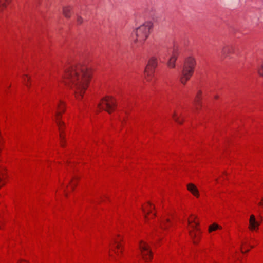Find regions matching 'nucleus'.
Returning <instances> with one entry per match:
<instances>
[{
  "instance_id": "obj_1",
  "label": "nucleus",
  "mask_w": 263,
  "mask_h": 263,
  "mask_svg": "<svg viewBox=\"0 0 263 263\" xmlns=\"http://www.w3.org/2000/svg\"><path fill=\"white\" fill-rule=\"evenodd\" d=\"M90 77V70L86 65L79 63L65 69L63 82L73 91L79 99L86 90Z\"/></svg>"
},
{
  "instance_id": "obj_2",
  "label": "nucleus",
  "mask_w": 263,
  "mask_h": 263,
  "mask_svg": "<svg viewBox=\"0 0 263 263\" xmlns=\"http://www.w3.org/2000/svg\"><path fill=\"white\" fill-rule=\"evenodd\" d=\"M195 65L194 58L189 57L185 60L179 74V80L182 84L185 85L193 75Z\"/></svg>"
},
{
  "instance_id": "obj_3",
  "label": "nucleus",
  "mask_w": 263,
  "mask_h": 263,
  "mask_svg": "<svg viewBox=\"0 0 263 263\" xmlns=\"http://www.w3.org/2000/svg\"><path fill=\"white\" fill-rule=\"evenodd\" d=\"M152 27L151 22H146L135 29L133 32V36H136L134 42L142 45L148 37Z\"/></svg>"
},
{
  "instance_id": "obj_4",
  "label": "nucleus",
  "mask_w": 263,
  "mask_h": 263,
  "mask_svg": "<svg viewBox=\"0 0 263 263\" xmlns=\"http://www.w3.org/2000/svg\"><path fill=\"white\" fill-rule=\"evenodd\" d=\"M57 111L55 112V121L58 127L59 130L60 131V138L61 145L62 147L64 146V136L63 135V126H64V123L61 120V114L65 111V104L64 102L60 100L57 103Z\"/></svg>"
},
{
  "instance_id": "obj_5",
  "label": "nucleus",
  "mask_w": 263,
  "mask_h": 263,
  "mask_svg": "<svg viewBox=\"0 0 263 263\" xmlns=\"http://www.w3.org/2000/svg\"><path fill=\"white\" fill-rule=\"evenodd\" d=\"M116 106V102L115 99L110 96H107L103 98L98 104L99 109H104L109 114L115 110Z\"/></svg>"
},
{
  "instance_id": "obj_6",
  "label": "nucleus",
  "mask_w": 263,
  "mask_h": 263,
  "mask_svg": "<svg viewBox=\"0 0 263 263\" xmlns=\"http://www.w3.org/2000/svg\"><path fill=\"white\" fill-rule=\"evenodd\" d=\"M157 66V59L154 57L150 58L144 70V77L147 81H150L154 71Z\"/></svg>"
},
{
  "instance_id": "obj_7",
  "label": "nucleus",
  "mask_w": 263,
  "mask_h": 263,
  "mask_svg": "<svg viewBox=\"0 0 263 263\" xmlns=\"http://www.w3.org/2000/svg\"><path fill=\"white\" fill-rule=\"evenodd\" d=\"M139 248L143 259L147 261L151 260L153 257L152 251L149 249V246L145 242L141 240L139 242Z\"/></svg>"
},
{
  "instance_id": "obj_8",
  "label": "nucleus",
  "mask_w": 263,
  "mask_h": 263,
  "mask_svg": "<svg viewBox=\"0 0 263 263\" xmlns=\"http://www.w3.org/2000/svg\"><path fill=\"white\" fill-rule=\"evenodd\" d=\"M191 228H192L194 230H191V229H189V234L193 239V242L194 243H196L197 242V240H196V238L198 237V234L197 232H199L200 233V230L197 227L198 226H196L195 224L190 225Z\"/></svg>"
},
{
  "instance_id": "obj_9",
  "label": "nucleus",
  "mask_w": 263,
  "mask_h": 263,
  "mask_svg": "<svg viewBox=\"0 0 263 263\" xmlns=\"http://www.w3.org/2000/svg\"><path fill=\"white\" fill-rule=\"evenodd\" d=\"M260 225V222L256 220L254 215H251L249 219V228L250 230H256Z\"/></svg>"
},
{
  "instance_id": "obj_10",
  "label": "nucleus",
  "mask_w": 263,
  "mask_h": 263,
  "mask_svg": "<svg viewBox=\"0 0 263 263\" xmlns=\"http://www.w3.org/2000/svg\"><path fill=\"white\" fill-rule=\"evenodd\" d=\"M187 190L190 192H191L194 196H195L196 197L199 196V194L198 190L197 188L196 187V186L194 184H193L192 183L189 184L187 185Z\"/></svg>"
},
{
  "instance_id": "obj_11",
  "label": "nucleus",
  "mask_w": 263,
  "mask_h": 263,
  "mask_svg": "<svg viewBox=\"0 0 263 263\" xmlns=\"http://www.w3.org/2000/svg\"><path fill=\"white\" fill-rule=\"evenodd\" d=\"M201 94H202L201 91H200V90L198 91V92H197V93L196 96V97L194 99V104L195 105V109L197 110L198 109V106L200 105V100L201 99Z\"/></svg>"
},
{
  "instance_id": "obj_12",
  "label": "nucleus",
  "mask_w": 263,
  "mask_h": 263,
  "mask_svg": "<svg viewBox=\"0 0 263 263\" xmlns=\"http://www.w3.org/2000/svg\"><path fill=\"white\" fill-rule=\"evenodd\" d=\"M234 48L233 46H227L224 47L222 49V54L225 56L227 57L230 53L233 52Z\"/></svg>"
},
{
  "instance_id": "obj_13",
  "label": "nucleus",
  "mask_w": 263,
  "mask_h": 263,
  "mask_svg": "<svg viewBox=\"0 0 263 263\" xmlns=\"http://www.w3.org/2000/svg\"><path fill=\"white\" fill-rule=\"evenodd\" d=\"M177 60V56L176 55H172L167 63V65L168 67L173 68L175 67V62Z\"/></svg>"
},
{
  "instance_id": "obj_14",
  "label": "nucleus",
  "mask_w": 263,
  "mask_h": 263,
  "mask_svg": "<svg viewBox=\"0 0 263 263\" xmlns=\"http://www.w3.org/2000/svg\"><path fill=\"white\" fill-rule=\"evenodd\" d=\"M221 229L222 227L218 225L216 223H213L209 226L208 231L209 233H211L213 231L220 230Z\"/></svg>"
},
{
  "instance_id": "obj_15",
  "label": "nucleus",
  "mask_w": 263,
  "mask_h": 263,
  "mask_svg": "<svg viewBox=\"0 0 263 263\" xmlns=\"http://www.w3.org/2000/svg\"><path fill=\"white\" fill-rule=\"evenodd\" d=\"M71 9L70 6H65L63 8V14L66 17H70Z\"/></svg>"
},
{
  "instance_id": "obj_16",
  "label": "nucleus",
  "mask_w": 263,
  "mask_h": 263,
  "mask_svg": "<svg viewBox=\"0 0 263 263\" xmlns=\"http://www.w3.org/2000/svg\"><path fill=\"white\" fill-rule=\"evenodd\" d=\"M170 223V220L168 219H166L164 220V221L162 222L160 224V227L162 229H167L168 226V223Z\"/></svg>"
},
{
  "instance_id": "obj_17",
  "label": "nucleus",
  "mask_w": 263,
  "mask_h": 263,
  "mask_svg": "<svg viewBox=\"0 0 263 263\" xmlns=\"http://www.w3.org/2000/svg\"><path fill=\"white\" fill-rule=\"evenodd\" d=\"M191 216L193 217V218H192L191 219H189L187 220L188 225H191L192 223H194L196 226H198L199 224V222H196L195 221V219L197 218V217L196 216H193L192 215Z\"/></svg>"
},
{
  "instance_id": "obj_18",
  "label": "nucleus",
  "mask_w": 263,
  "mask_h": 263,
  "mask_svg": "<svg viewBox=\"0 0 263 263\" xmlns=\"http://www.w3.org/2000/svg\"><path fill=\"white\" fill-rule=\"evenodd\" d=\"M77 177H74L72 179H71L70 181V186H71V188L72 190H74V187L77 185V182H76V180H77Z\"/></svg>"
},
{
  "instance_id": "obj_19",
  "label": "nucleus",
  "mask_w": 263,
  "mask_h": 263,
  "mask_svg": "<svg viewBox=\"0 0 263 263\" xmlns=\"http://www.w3.org/2000/svg\"><path fill=\"white\" fill-rule=\"evenodd\" d=\"M172 117H173L174 120H175V121L177 123L180 124H182L183 121L179 120V118L177 116L176 112H174L173 113Z\"/></svg>"
},
{
  "instance_id": "obj_20",
  "label": "nucleus",
  "mask_w": 263,
  "mask_h": 263,
  "mask_svg": "<svg viewBox=\"0 0 263 263\" xmlns=\"http://www.w3.org/2000/svg\"><path fill=\"white\" fill-rule=\"evenodd\" d=\"M23 82L24 84L28 87H30V85L28 84V81H30V78L28 77L27 75H24L23 77Z\"/></svg>"
},
{
  "instance_id": "obj_21",
  "label": "nucleus",
  "mask_w": 263,
  "mask_h": 263,
  "mask_svg": "<svg viewBox=\"0 0 263 263\" xmlns=\"http://www.w3.org/2000/svg\"><path fill=\"white\" fill-rule=\"evenodd\" d=\"M10 0H0V8L5 7L6 6V3H9Z\"/></svg>"
},
{
  "instance_id": "obj_22",
  "label": "nucleus",
  "mask_w": 263,
  "mask_h": 263,
  "mask_svg": "<svg viewBox=\"0 0 263 263\" xmlns=\"http://www.w3.org/2000/svg\"><path fill=\"white\" fill-rule=\"evenodd\" d=\"M258 74L263 77V65H261L258 69Z\"/></svg>"
},
{
  "instance_id": "obj_23",
  "label": "nucleus",
  "mask_w": 263,
  "mask_h": 263,
  "mask_svg": "<svg viewBox=\"0 0 263 263\" xmlns=\"http://www.w3.org/2000/svg\"><path fill=\"white\" fill-rule=\"evenodd\" d=\"M83 22V18L81 16H78L77 18V23L78 24H81Z\"/></svg>"
},
{
  "instance_id": "obj_24",
  "label": "nucleus",
  "mask_w": 263,
  "mask_h": 263,
  "mask_svg": "<svg viewBox=\"0 0 263 263\" xmlns=\"http://www.w3.org/2000/svg\"><path fill=\"white\" fill-rule=\"evenodd\" d=\"M114 242L115 243L117 244V246H116L117 248L119 249L120 247L121 246H120V243H119L118 240H116V239H115L114 240Z\"/></svg>"
},
{
  "instance_id": "obj_25",
  "label": "nucleus",
  "mask_w": 263,
  "mask_h": 263,
  "mask_svg": "<svg viewBox=\"0 0 263 263\" xmlns=\"http://www.w3.org/2000/svg\"><path fill=\"white\" fill-rule=\"evenodd\" d=\"M258 204L263 206V198H262L261 201L259 202Z\"/></svg>"
},
{
  "instance_id": "obj_26",
  "label": "nucleus",
  "mask_w": 263,
  "mask_h": 263,
  "mask_svg": "<svg viewBox=\"0 0 263 263\" xmlns=\"http://www.w3.org/2000/svg\"><path fill=\"white\" fill-rule=\"evenodd\" d=\"M143 212H144V214H145V218H147V214H146V212H145V209H143Z\"/></svg>"
},
{
  "instance_id": "obj_27",
  "label": "nucleus",
  "mask_w": 263,
  "mask_h": 263,
  "mask_svg": "<svg viewBox=\"0 0 263 263\" xmlns=\"http://www.w3.org/2000/svg\"><path fill=\"white\" fill-rule=\"evenodd\" d=\"M248 251H249V250H246L245 252H243L242 250H241V252H242V253H245V252H248Z\"/></svg>"
},
{
  "instance_id": "obj_28",
  "label": "nucleus",
  "mask_w": 263,
  "mask_h": 263,
  "mask_svg": "<svg viewBox=\"0 0 263 263\" xmlns=\"http://www.w3.org/2000/svg\"><path fill=\"white\" fill-rule=\"evenodd\" d=\"M214 98H215V99H218V96L217 95H215V97H214Z\"/></svg>"
},
{
  "instance_id": "obj_29",
  "label": "nucleus",
  "mask_w": 263,
  "mask_h": 263,
  "mask_svg": "<svg viewBox=\"0 0 263 263\" xmlns=\"http://www.w3.org/2000/svg\"><path fill=\"white\" fill-rule=\"evenodd\" d=\"M151 212V210L149 209H148V214L150 213Z\"/></svg>"
},
{
  "instance_id": "obj_30",
  "label": "nucleus",
  "mask_w": 263,
  "mask_h": 263,
  "mask_svg": "<svg viewBox=\"0 0 263 263\" xmlns=\"http://www.w3.org/2000/svg\"><path fill=\"white\" fill-rule=\"evenodd\" d=\"M152 206V205L150 203H148V206L151 207Z\"/></svg>"
},
{
  "instance_id": "obj_31",
  "label": "nucleus",
  "mask_w": 263,
  "mask_h": 263,
  "mask_svg": "<svg viewBox=\"0 0 263 263\" xmlns=\"http://www.w3.org/2000/svg\"><path fill=\"white\" fill-rule=\"evenodd\" d=\"M259 217H260V219H261V220H262V216L260 215V216H259Z\"/></svg>"
},
{
  "instance_id": "obj_32",
  "label": "nucleus",
  "mask_w": 263,
  "mask_h": 263,
  "mask_svg": "<svg viewBox=\"0 0 263 263\" xmlns=\"http://www.w3.org/2000/svg\"><path fill=\"white\" fill-rule=\"evenodd\" d=\"M65 196H66V197H67V194L66 193H65Z\"/></svg>"
},
{
  "instance_id": "obj_33",
  "label": "nucleus",
  "mask_w": 263,
  "mask_h": 263,
  "mask_svg": "<svg viewBox=\"0 0 263 263\" xmlns=\"http://www.w3.org/2000/svg\"><path fill=\"white\" fill-rule=\"evenodd\" d=\"M124 120H123V121H121V122H122V124L123 123V122H124Z\"/></svg>"
},
{
  "instance_id": "obj_34",
  "label": "nucleus",
  "mask_w": 263,
  "mask_h": 263,
  "mask_svg": "<svg viewBox=\"0 0 263 263\" xmlns=\"http://www.w3.org/2000/svg\"><path fill=\"white\" fill-rule=\"evenodd\" d=\"M251 248H253V246H250Z\"/></svg>"
},
{
  "instance_id": "obj_35",
  "label": "nucleus",
  "mask_w": 263,
  "mask_h": 263,
  "mask_svg": "<svg viewBox=\"0 0 263 263\" xmlns=\"http://www.w3.org/2000/svg\"><path fill=\"white\" fill-rule=\"evenodd\" d=\"M1 181V178H0V181Z\"/></svg>"
}]
</instances>
